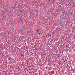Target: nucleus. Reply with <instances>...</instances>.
Returning <instances> with one entry per match:
<instances>
[{"label":"nucleus","instance_id":"obj_2","mask_svg":"<svg viewBox=\"0 0 75 75\" xmlns=\"http://www.w3.org/2000/svg\"><path fill=\"white\" fill-rule=\"evenodd\" d=\"M49 36H50V37L51 36V35H49Z\"/></svg>","mask_w":75,"mask_h":75},{"label":"nucleus","instance_id":"obj_3","mask_svg":"<svg viewBox=\"0 0 75 75\" xmlns=\"http://www.w3.org/2000/svg\"><path fill=\"white\" fill-rule=\"evenodd\" d=\"M49 1H50V0H48Z\"/></svg>","mask_w":75,"mask_h":75},{"label":"nucleus","instance_id":"obj_1","mask_svg":"<svg viewBox=\"0 0 75 75\" xmlns=\"http://www.w3.org/2000/svg\"><path fill=\"white\" fill-rule=\"evenodd\" d=\"M36 32H37V33H38V32L40 31V30L37 29L36 30Z\"/></svg>","mask_w":75,"mask_h":75}]
</instances>
